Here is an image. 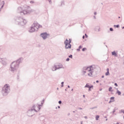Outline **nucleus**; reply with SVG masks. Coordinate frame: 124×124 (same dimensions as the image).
<instances>
[{
  "label": "nucleus",
  "instance_id": "ddd939ff",
  "mask_svg": "<svg viewBox=\"0 0 124 124\" xmlns=\"http://www.w3.org/2000/svg\"><path fill=\"white\" fill-rule=\"evenodd\" d=\"M57 69H61V68H64L62 64H59L56 65Z\"/></svg>",
  "mask_w": 124,
  "mask_h": 124
},
{
  "label": "nucleus",
  "instance_id": "f8f14e48",
  "mask_svg": "<svg viewBox=\"0 0 124 124\" xmlns=\"http://www.w3.org/2000/svg\"><path fill=\"white\" fill-rule=\"evenodd\" d=\"M0 62L3 65H5L6 64V61H5V59L0 58Z\"/></svg>",
  "mask_w": 124,
  "mask_h": 124
},
{
  "label": "nucleus",
  "instance_id": "2f4dec72",
  "mask_svg": "<svg viewBox=\"0 0 124 124\" xmlns=\"http://www.w3.org/2000/svg\"><path fill=\"white\" fill-rule=\"evenodd\" d=\"M115 112H116V108L113 109V110L112 111V113L114 114V113H115Z\"/></svg>",
  "mask_w": 124,
  "mask_h": 124
},
{
  "label": "nucleus",
  "instance_id": "412c9836",
  "mask_svg": "<svg viewBox=\"0 0 124 124\" xmlns=\"http://www.w3.org/2000/svg\"><path fill=\"white\" fill-rule=\"evenodd\" d=\"M105 75H106V76H108V75H110V73H109V72H107L105 73Z\"/></svg>",
  "mask_w": 124,
  "mask_h": 124
},
{
  "label": "nucleus",
  "instance_id": "20e7f679",
  "mask_svg": "<svg viewBox=\"0 0 124 124\" xmlns=\"http://www.w3.org/2000/svg\"><path fill=\"white\" fill-rule=\"evenodd\" d=\"M10 93V85L6 84L2 88L1 93L3 96H6Z\"/></svg>",
  "mask_w": 124,
  "mask_h": 124
},
{
  "label": "nucleus",
  "instance_id": "37998d69",
  "mask_svg": "<svg viewBox=\"0 0 124 124\" xmlns=\"http://www.w3.org/2000/svg\"><path fill=\"white\" fill-rule=\"evenodd\" d=\"M107 72H109V68L107 69Z\"/></svg>",
  "mask_w": 124,
  "mask_h": 124
},
{
  "label": "nucleus",
  "instance_id": "72a5a7b5",
  "mask_svg": "<svg viewBox=\"0 0 124 124\" xmlns=\"http://www.w3.org/2000/svg\"><path fill=\"white\" fill-rule=\"evenodd\" d=\"M47 0L49 1L50 4H52V1L51 0Z\"/></svg>",
  "mask_w": 124,
  "mask_h": 124
},
{
  "label": "nucleus",
  "instance_id": "9d476101",
  "mask_svg": "<svg viewBox=\"0 0 124 124\" xmlns=\"http://www.w3.org/2000/svg\"><path fill=\"white\" fill-rule=\"evenodd\" d=\"M88 70H89V67H87V66L83 67L82 69V73L83 75H85V74L87 73V70L88 71Z\"/></svg>",
  "mask_w": 124,
  "mask_h": 124
},
{
  "label": "nucleus",
  "instance_id": "9b49d317",
  "mask_svg": "<svg viewBox=\"0 0 124 124\" xmlns=\"http://www.w3.org/2000/svg\"><path fill=\"white\" fill-rule=\"evenodd\" d=\"M34 23L35 25L36 26V31H38V29H40V28H42V25L39 24L37 22H34Z\"/></svg>",
  "mask_w": 124,
  "mask_h": 124
},
{
  "label": "nucleus",
  "instance_id": "79ce46f5",
  "mask_svg": "<svg viewBox=\"0 0 124 124\" xmlns=\"http://www.w3.org/2000/svg\"><path fill=\"white\" fill-rule=\"evenodd\" d=\"M78 109H79V110H83V108H78Z\"/></svg>",
  "mask_w": 124,
  "mask_h": 124
},
{
  "label": "nucleus",
  "instance_id": "f257e3e1",
  "mask_svg": "<svg viewBox=\"0 0 124 124\" xmlns=\"http://www.w3.org/2000/svg\"><path fill=\"white\" fill-rule=\"evenodd\" d=\"M23 58H20L16 61L12 62L10 64V71H11L13 73H14L15 71H17L18 68H19L20 63L23 62Z\"/></svg>",
  "mask_w": 124,
  "mask_h": 124
},
{
  "label": "nucleus",
  "instance_id": "a878e982",
  "mask_svg": "<svg viewBox=\"0 0 124 124\" xmlns=\"http://www.w3.org/2000/svg\"><path fill=\"white\" fill-rule=\"evenodd\" d=\"M111 90H112V87H110L108 89L109 92H113V91H112Z\"/></svg>",
  "mask_w": 124,
  "mask_h": 124
},
{
  "label": "nucleus",
  "instance_id": "2eb2a0df",
  "mask_svg": "<svg viewBox=\"0 0 124 124\" xmlns=\"http://www.w3.org/2000/svg\"><path fill=\"white\" fill-rule=\"evenodd\" d=\"M94 30L95 31L99 32L100 31V27H99V26H96V27H95Z\"/></svg>",
  "mask_w": 124,
  "mask_h": 124
},
{
  "label": "nucleus",
  "instance_id": "774afa93",
  "mask_svg": "<svg viewBox=\"0 0 124 124\" xmlns=\"http://www.w3.org/2000/svg\"><path fill=\"white\" fill-rule=\"evenodd\" d=\"M71 91H73V89H72L71 90Z\"/></svg>",
  "mask_w": 124,
  "mask_h": 124
},
{
  "label": "nucleus",
  "instance_id": "58836bf2",
  "mask_svg": "<svg viewBox=\"0 0 124 124\" xmlns=\"http://www.w3.org/2000/svg\"><path fill=\"white\" fill-rule=\"evenodd\" d=\"M86 38H88V35L86 33L85 34Z\"/></svg>",
  "mask_w": 124,
  "mask_h": 124
},
{
  "label": "nucleus",
  "instance_id": "b1692460",
  "mask_svg": "<svg viewBox=\"0 0 124 124\" xmlns=\"http://www.w3.org/2000/svg\"><path fill=\"white\" fill-rule=\"evenodd\" d=\"M61 5H64V1L62 0L61 1Z\"/></svg>",
  "mask_w": 124,
  "mask_h": 124
},
{
  "label": "nucleus",
  "instance_id": "c9c22d12",
  "mask_svg": "<svg viewBox=\"0 0 124 124\" xmlns=\"http://www.w3.org/2000/svg\"><path fill=\"white\" fill-rule=\"evenodd\" d=\"M81 48H83V46H79V47H78V48H79V49H80Z\"/></svg>",
  "mask_w": 124,
  "mask_h": 124
},
{
  "label": "nucleus",
  "instance_id": "c85d7f7f",
  "mask_svg": "<svg viewBox=\"0 0 124 124\" xmlns=\"http://www.w3.org/2000/svg\"><path fill=\"white\" fill-rule=\"evenodd\" d=\"M68 57L70 59H72V58H73V56L71 54L70 55H69Z\"/></svg>",
  "mask_w": 124,
  "mask_h": 124
},
{
  "label": "nucleus",
  "instance_id": "6ab92c4d",
  "mask_svg": "<svg viewBox=\"0 0 124 124\" xmlns=\"http://www.w3.org/2000/svg\"><path fill=\"white\" fill-rule=\"evenodd\" d=\"M113 27H114V28H117V29H119V28H120V25L118 24L117 25H114L113 26Z\"/></svg>",
  "mask_w": 124,
  "mask_h": 124
},
{
  "label": "nucleus",
  "instance_id": "ea45409f",
  "mask_svg": "<svg viewBox=\"0 0 124 124\" xmlns=\"http://www.w3.org/2000/svg\"><path fill=\"white\" fill-rule=\"evenodd\" d=\"M95 108H96V107H93V108H90V109H95Z\"/></svg>",
  "mask_w": 124,
  "mask_h": 124
},
{
  "label": "nucleus",
  "instance_id": "0e129e2a",
  "mask_svg": "<svg viewBox=\"0 0 124 124\" xmlns=\"http://www.w3.org/2000/svg\"><path fill=\"white\" fill-rule=\"evenodd\" d=\"M57 90H59V88H57Z\"/></svg>",
  "mask_w": 124,
  "mask_h": 124
},
{
  "label": "nucleus",
  "instance_id": "bf43d9fd",
  "mask_svg": "<svg viewBox=\"0 0 124 124\" xmlns=\"http://www.w3.org/2000/svg\"><path fill=\"white\" fill-rule=\"evenodd\" d=\"M105 119H106V118H107V116H105Z\"/></svg>",
  "mask_w": 124,
  "mask_h": 124
},
{
  "label": "nucleus",
  "instance_id": "a19ab883",
  "mask_svg": "<svg viewBox=\"0 0 124 124\" xmlns=\"http://www.w3.org/2000/svg\"><path fill=\"white\" fill-rule=\"evenodd\" d=\"M84 118L86 119V120H88V117L84 116Z\"/></svg>",
  "mask_w": 124,
  "mask_h": 124
},
{
  "label": "nucleus",
  "instance_id": "09e8293b",
  "mask_svg": "<svg viewBox=\"0 0 124 124\" xmlns=\"http://www.w3.org/2000/svg\"><path fill=\"white\" fill-rule=\"evenodd\" d=\"M96 83H99V81L96 80Z\"/></svg>",
  "mask_w": 124,
  "mask_h": 124
},
{
  "label": "nucleus",
  "instance_id": "c756f323",
  "mask_svg": "<svg viewBox=\"0 0 124 124\" xmlns=\"http://www.w3.org/2000/svg\"><path fill=\"white\" fill-rule=\"evenodd\" d=\"M120 113H123V114H124V110L121 109V110L120 111Z\"/></svg>",
  "mask_w": 124,
  "mask_h": 124
},
{
  "label": "nucleus",
  "instance_id": "f03ea898",
  "mask_svg": "<svg viewBox=\"0 0 124 124\" xmlns=\"http://www.w3.org/2000/svg\"><path fill=\"white\" fill-rule=\"evenodd\" d=\"M43 105V102H42L41 105H34L31 108V109H29L27 112V115L28 117H32L33 115H34V112L37 113V110L35 109L36 107H37L38 109V111L40 110V106H42Z\"/></svg>",
  "mask_w": 124,
  "mask_h": 124
},
{
  "label": "nucleus",
  "instance_id": "dca6fc26",
  "mask_svg": "<svg viewBox=\"0 0 124 124\" xmlns=\"http://www.w3.org/2000/svg\"><path fill=\"white\" fill-rule=\"evenodd\" d=\"M52 71H56V70H58L57 69V65H55L54 66H53L52 67Z\"/></svg>",
  "mask_w": 124,
  "mask_h": 124
},
{
  "label": "nucleus",
  "instance_id": "e433bc0d",
  "mask_svg": "<svg viewBox=\"0 0 124 124\" xmlns=\"http://www.w3.org/2000/svg\"><path fill=\"white\" fill-rule=\"evenodd\" d=\"M58 103L59 104H62V101H61V100L59 101Z\"/></svg>",
  "mask_w": 124,
  "mask_h": 124
},
{
  "label": "nucleus",
  "instance_id": "f704fd0d",
  "mask_svg": "<svg viewBox=\"0 0 124 124\" xmlns=\"http://www.w3.org/2000/svg\"><path fill=\"white\" fill-rule=\"evenodd\" d=\"M92 88H93V85H91L89 86V88L92 89Z\"/></svg>",
  "mask_w": 124,
  "mask_h": 124
},
{
  "label": "nucleus",
  "instance_id": "49530a36",
  "mask_svg": "<svg viewBox=\"0 0 124 124\" xmlns=\"http://www.w3.org/2000/svg\"><path fill=\"white\" fill-rule=\"evenodd\" d=\"M88 89H88L89 92H91V88H88Z\"/></svg>",
  "mask_w": 124,
  "mask_h": 124
},
{
  "label": "nucleus",
  "instance_id": "864d4df0",
  "mask_svg": "<svg viewBox=\"0 0 124 124\" xmlns=\"http://www.w3.org/2000/svg\"><path fill=\"white\" fill-rule=\"evenodd\" d=\"M58 108H59V109H60L61 108L60 106H58Z\"/></svg>",
  "mask_w": 124,
  "mask_h": 124
},
{
  "label": "nucleus",
  "instance_id": "5701e85b",
  "mask_svg": "<svg viewBox=\"0 0 124 124\" xmlns=\"http://www.w3.org/2000/svg\"><path fill=\"white\" fill-rule=\"evenodd\" d=\"M86 50H87V48L84 47V48H82V51L83 52H85V51H86Z\"/></svg>",
  "mask_w": 124,
  "mask_h": 124
},
{
  "label": "nucleus",
  "instance_id": "423d86ee",
  "mask_svg": "<svg viewBox=\"0 0 124 124\" xmlns=\"http://www.w3.org/2000/svg\"><path fill=\"white\" fill-rule=\"evenodd\" d=\"M16 22L18 23V25L20 26H25L27 24V20L26 19H23L22 17H18L16 19Z\"/></svg>",
  "mask_w": 124,
  "mask_h": 124
},
{
  "label": "nucleus",
  "instance_id": "de8ad7c7",
  "mask_svg": "<svg viewBox=\"0 0 124 124\" xmlns=\"http://www.w3.org/2000/svg\"><path fill=\"white\" fill-rule=\"evenodd\" d=\"M96 14H97L96 12H95L94 13V15H96Z\"/></svg>",
  "mask_w": 124,
  "mask_h": 124
},
{
  "label": "nucleus",
  "instance_id": "f3484780",
  "mask_svg": "<svg viewBox=\"0 0 124 124\" xmlns=\"http://www.w3.org/2000/svg\"><path fill=\"white\" fill-rule=\"evenodd\" d=\"M112 55L114 56V57H118V54L116 53V51H113L111 52Z\"/></svg>",
  "mask_w": 124,
  "mask_h": 124
},
{
  "label": "nucleus",
  "instance_id": "aec40b11",
  "mask_svg": "<svg viewBox=\"0 0 124 124\" xmlns=\"http://www.w3.org/2000/svg\"><path fill=\"white\" fill-rule=\"evenodd\" d=\"M84 88H90V85H89V84H86V85L84 86Z\"/></svg>",
  "mask_w": 124,
  "mask_h": 124
},
{
  "label": "nucleus",
  "instance_id": "c03bdc74",
  "mask_svg": "<svg viewBox=\"0 0 124 124\" xmlns=\"http://www.w3.org/2000/svg\"><path fill=\"white\" fill-rule=\"evenodd\" d=\"M77 50H78V52L80 51V48H78L77 49Z\"/></svg>",
  "mask_w": 124,
  "mask_h": 124
},
{
  "label": "nucleus",
  "instance_id": "3c124183",
  "mask_svg": "<svg viewBox=\"0 0 124 124\" xmlns=\"http://www.w3.org/2000/svg\"><path fill=\"white\" fill-rule=\"evenodd\" d=\"M93 17H94V19H96V17H95V16H93Z\"/></svg>",
  "mask_w": 124,
  "mask_h": 124
},
{
  "label": "nucleus",
  "instance_id": "a18cd8bd",
  "mask_svg": "<svg viewBox=\"0 0 124 124\" xmlns=\"http://www.w3.org/2000/svg\"><path fill=\"white\" fill-rule=\"evenodd\" d=\"M82 38H83V39H85V35H83V36H82Z\"/></svg>",
  "mask_w": 124,
  "mask_h": 124
},
{
  "label": "nucleus",
  "instance_id": "bb28decb",
  "mask_svg": "<svg viewBox=\"0 0 124 124\" xmlns=\"http://www.w3.org/2000/svg\"><path fill=\"white\" fill-rule=\"evenodd\" d=\"M110 100H115L114 99H115V97H111L110 98Z\"/></svg>",
  "mask_w": 124,
  "mask_h": 124
},
{
  "label": "nucleus",
  "instance_id": "4d7b16f0",
  "mask_svg": "<svg viewBox=\"0 0 124 124\" xmlns=\"http://www.w3.org/2000/svg\"><path fill=\"white\" fill-rule=\"evenodd\" d=\"M81 124H83V122H81Z\"/></svg>",
  "mask_w": 124,
  "mask_h": 124
},
{
  "label": "nucleus",
  "instance_id": "69168bd1",
  "mask_svg": "<svg viewBox=\"0 0 124 124\" xmlns=\"http://www.w3.org/2000/svg\"><path fill=\"white\" fill-rule=\"evenodd\" d=\"M56 109H58V108H57V107H56Z\"/></svg>",
  "mask_w": 124,
  "mask_h": 124
},
{
  "label": "nucleus",
  "instance_id": "e2e57ef3",
  "mask_svg": "<svg viewBox=\"0 0 124 124\" xmlns=\"http://www.w3.org/2000/svg\"><path fill=\"white\" fill-rule=\"evenodd\" d=\"M106 121H108V119H107L106 120Z\"/></svg>",
  "mask_w": 124,
  "mask_h": 124
},
{
  "label": "nucleus",
  "instance_id": "7c9ffc66",
  "mask_svg": "<svg viewBox=\"0 0 124 124\" xmlns=\"http://www.w3.org/2000/svg\"><path fill=\"white\" fill-rule=\"evenodd\" d=\"M114 101H115V100H110L108 102V103H112V102H114Z\"/></svg>",
  "mask_w": 124,
  "mask_h": 124
},
{
  "label": "nucleus",
  "instance_id": "338daca9",
  "mask_svg": "<svg viewBox=\"0 0 124 124\" xmlns=\"http://www.w3.org/2000/svg\"><path fill=\"white\" fill-rule=\"evenodd\" d=\"M65 91H67V90H66V89H65Z\"/></svg>",
  "mask_w": 124,
  "mask_h": 124
},
{
  "label": "nucleus",
  "instance_id": "39448f33",
  "mask_svg": "<svg viewBox=\"0 0 124 124\" xmlns=\"http://www.w3.org/2000/svg\"><path fill=\"white\" fill-rule=\"evenodd\" d=\"M18 13H20L21 15H27V14H30L31 11L30 10V7L27 6V9L23 10V9L21 7H19L17 9Z\"/></svg>",
  "mask_w": 124,
  "mask_h": 124
},
{
  "label": "nucleus",
  "instance_id": "13d9d810",
  "mask_svg": "<svg viewBox=\"0 0 124 124\" xmlns=\"http://www.w3.org/2000/svg\"><path fill=\"white\" fill-rule=\"evenodd\" d=\"M118 18H119V19H120V18H121V16H119Z\"/></svg>",
  "mask_w": 124,
  "mask_h": 124
},
{
  "label": "nucleus",
  "instance_id": "603ef678",
  "mask_svg": "<svg viewBox=\"0 0 124 124\" xmlns=\"http://www.w3.org/2000/svg\"><path fill=\"white\" fill-rule=\"evenodd\" d=\"M67 88H70V86L69 85H68Z\"/></svg>",
  "mask_w": 124,
  "mask_h": 124
},
{
  "label": "nucleus",
  "instance_id": "1a4fd4ad",
  "mask_svg": "<svg viewBox=\"0 0 124 124\" xmlns=\"http://www.w3.org/2000/svg\"><path fill=\"white\" fill-rule=\"evenodd\" d=\"M50 35L49 34H48L47 32H43L40 34L41 37H42L44 40H46L48 38V36Z\"/></svg>",
  "mask_w": 124,
  "mask_h": 124
},
{
  "label": "nucleus",
  "instance_id": "a211bd4d",
  "mask_svg": "<svg viewBox=\"0 0 124 124\" xmlns=\"http://www.w3.org/2000/svg\"><path fill=\"white\" fill-rule=\"evenodd\" d=\"M116 93H117L118 94V95H121V94H122V92H121V91L117 90Z\"/></svg>",
  "mask_w": 124,
  "mask_h": 124
},
{
  "label": "nucleus",
  "instance_id": "4c0bfd02",
  "mask_svg": "<svg viewBox=\"0 0 124 124\" xmlns=\"http://www.w3.org/2000/svg\"><path fill=\"white\" fill-rule=\"evenodd\" d=\"M114 86H116V87H118V84L117 83H115Z\"/></svg>",
  "mask_w": 124,
  "mask_h": 124
},
{
  "label": "nucleus",
  "instance_id": "4be33fe9",
  "mask_svg": "<svg viewBox=\"0 0 124 124\" xmlns=\"http://www.w3.org/2000/svg\"><path fill=\"white\" fill-rule=\"evenodd\" d=\"M98 119H99V115H96V121H98Z\"/></svg>",
  "mask_w": 124,
  "mask_h": 124
},
{
  "label": "nucleus",
  "instance_id": "393cba45",
  "mask_svg": "<svg viewBox=\"0 0 124 124\" xmlns=\"http://www.w3.org/2000/svg\"><path fill=\"white\" fill-rule=\"evenodd\" d=\"M63 84H64L63 81L61 82V88L63 87Z\"/></svg>",
  "mask_w": 124,
  "mask_h": 124
},
{
  "label": "nucleus",
  "instance_id": "4468645a",
  "mask_svg": "<svg viewBox=\"0 0 124 124\" xmlns=\"http://www.w3.org/2000/svg\"><path fill=\"white\" fill-rule=\"evenodd\" d=\"M3 6H4V1H2L0 4V11L1 10L2 8H3Z\"/></svg>",
  "mask_w": 124,
  "mask_h": 124
},
{
  "label": "nucleus",
  "instance_id": "8fccbe9b",
  "mask_svg": "<svg viewBox=\"0 0 124 124\" xmlns=\"http://www.w3.org/2000/svg\"><path fill=\"white\" fill-rule=\"evenodd\" d=\"M30 2H31V3H33V1H30Z\"/></svg>",
  "mask_w": 124,
  "mask_h": 124
},
{
  "label": "nucleus",
  "instance_id": "0eeeda50",
  "mask_svg": "<svg viewBox=\"0 0 124 124\" xmlns=\"http://www.w3.org/2000/svg\"><path fill=\"white\" fill-rule=\"evenodd\" d=\"M69 40L66 39L64 42L65 49H71V44H70L71 43V40L69 39Z\"/></svg>",
  "mask_w": 124,
  "mask_h": 124
},
{
  "label": "nucleus",
  "instance_id": "cd10ccee",
  "mask_svg": "<svg viewBox=\"0 0 124 124\" xmlns=\"http://www.w3.org/2000/svg\"><path fill=\"white\" fill-rule=\"evenodd\" d=\"M109 31H114V29H113L112 28H109Z\"/></svg>",
  "mask_w": 124,
  "mask_h": 124
},
{
  "label": "nucleus",
  "instance_id": "7ed1b4c3",
  "mask_svg": "<svg viewBox=\"0 0 124 124\" xmlns=\"http://www.w3.org/2000/svg\"><path fill=\"white\" fill-rule=\"evenodd\" d=\"M87 67H88V76H89L90 77H96L97 74H94V70L96 68L95 65H92L89 66H87Z\"/></svg>",
  "mask_w": 124,
  "mask_h": 124
},
{
  "label": "nucleus",
  "instance_id": "5fc2aeb1",
  "mask_svg": "<svg viewBox=\"0 0 124 124\" xmlns=\"http://www.w3.org/2000/svg\"><path fill=\"white\" fill-rule=\"evenodd\" d=\"M102 78H104V76H102Z\"/></svg>",
  "mask_w": 124,
  "mask_h": 124
},
{
  "label": "nucleus",
  "instance_id": "6e6552de",
  "mask_svg": "<svg viewBox=\"0 0 124 124\" xmlns=\"http://www.w3.org/2000/svg\"><path fill=\"white\" fill-rule=\"evenodd\" d=\"M34 31H36V26L35 23L34 22L31 27L29 32H34Z\"/></svg>",
  "mask_w": 124,
  "mask_h": 124
},
{
  "label": "nucleus",
  "instance_id": "680f3d73",
  "mask_svg": "<svg viewBox=\"0 0 124 124\" xmlns=\"http://www.w3.org/2000/svg\"><path fill=\"white\" fill-rule=\"evenodd\" d=\"M100 91H102V89H100Z\"/></svg>",
  "mask_w": 124,
  "mask_h": 124
},
{
  "label": "nucleus",
  "instance_id": "052dcab7",
  "mask_svg": "<svg viewBox=\"0 0 124 124\" xmlns=\"http://www.w3.org/2000/svg\"><path fill=\"white\" fill-rule=\"evenodd\" d=\"M122 29H124V27H122Z\"/></svg>",
  "mask_w": 124,
  "mask_h": 124
},
{
  "label": "nucleus",
  "instance_id": "6e6d98bb",
  "mask_svg": "<svg viewBox=\"0 0 124 124\" xmlns=\"http://www.w3.org/2000/svg\"><path fill=\"white\" fill-rule=\"evenodd\" d=\"M83 96L84 98H85V95H83Z\"/></svg>",
  "mask_w": 124,
  "mask_h": 124
},
{
  "label": "nucleus",
  "instance_id": "473e14b6",
  "mask_svg": "<svg viewBox=\"0 0 124 124\" xmlns=\"http://www.w3.org/2000/svg\"><path fill=\"white\" fill-rule=\"evenodd\" d=\"M69 60H70L69 58H67L66 60V62H69Z\"/></svg>",
  "mask_w": 124,
  "mask_h": 124
}]
</instances>
